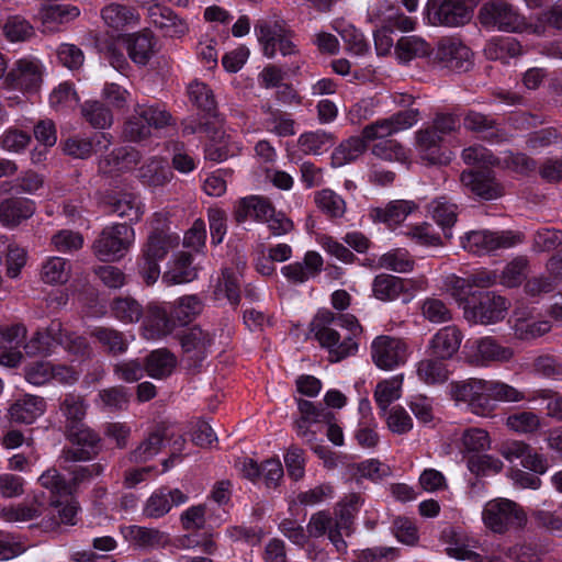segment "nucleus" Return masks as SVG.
<instances>
[{
  "mask_svg": "<svg viewBox=\"0 0 562 562\" xmlns=\"http://www.w3.org/2000/svg\"><path fill=\"white\" fill-rule=\"evenodd\" d=\"M139 160L138 150L133 147H120L99 160V170L104 175L115 176L132 170Z\"/></svg>",
  "mask_w": 562,
  "mask_h": 562,
  "instance_id": "5701e85b",
  "label": "nucleus"
},
{
  "mask_svg": "<svg viewBox=\"0 0 562 562\" xmlns=\"http://www.w3.org/2000/svg\"><path fill=\"white\" fill-rule=\"evenodd\" d=\"M477 19L488 30L502 32L527 31L524 16L517 7L507 0H487L479 9Z\"/></svg>",
  "mask_w": 562,
  "mask_h": 562,
  "instance_id": "7ed1b4c3",
  "label": "nucleus"
},
{
  "mask_svg": "<svg viewBox=\"0 0 562 562\" xmlns=\"http://www.w3.org/2000/svg\"><path fill=\"white\" fill-rule=\"evenodd\" d=\"M550 27L562 30V0H558L550 10L537 15L528 24L527 32L541 36L546 35Z\"/></svg>",
  "mask_w": 562,
  "mask_h": 562,
  "instance_id": "864d4df0",
  "label": "nucleus"
},
{
  "mask_svg": "<svg viewBox=\"0 0 562 562\" xmlns=\"http://www.w3.org/2000/svg\"><path fill=\"white\" fill-rule=\"evenodd\" d=\"M323 258L316 251H307L303 262H293L284 266L282 274L293 283H303L310 278L317 276L323 268Z\"/></svg>",
  "mask_w": 562,
  "mask_h": 562,
  "instance_id": "c85d7f7f",
  "label": "nucleus"
},
{
  "mask_svg": "<svg viewBox=\"0 0 562 562\" xmlns=\"http://www.w3.org/2000/svg\"><path fill=\"white\" fill-rule=\"evenodd\" d=\"M45 505L35 497L31 502H24L16 506L3 507L0 516L8 522H25L38 517H44Z\"/></svg>",
  "mask_w": 562,
  "mask_h": 562,
  "instance_id": "c03bdc74",
  "label": "nucleus"
},
{
  "mask_svg": "<svg viewBox=\"0 0 562 562\" xmlns=\"http://www.w3.org/2000/svg\"><path fill=\"white\" fill-rule=\"evenodd\" d=\"M113 316L122 323H136L143 316V308L138 302L131 297H120L112 302Z\"/></svg>",
  "mask_w": 562,
  "mask_h": 562,
  "instance_id": "774afa93",
  "label": "nucleus"
},
{
  "mask_svg": "<svg viewBox=\"0 0 562 562\" xmlns=\"http://www.w3.org/2000/svg\"><path fill=\"white\" fill-rule=\"evenodd\" d=\"M203 310V303L198 295H186L170 305V315L180 325L190 323Z\"/></svg>",
  "mask_w": 562,
  "mask_h": 562,
  "instance_id": "6e6d98bb",
  "label": "nucleus"
},
{
  "mask_svg": "<svg viewBox=\"0 0 562 562\" xmlns=\"http://www.w3.org/2000/svg\"><path fill=\"white\" fill-rule=\"evenodd\" d=\"M473 348L477 362H507L513 359L515 355L512 348L499 345L491 337L476 340Z\"/></svg>",
  "mask_w": 562,
  "mask_h": 562,
  "instance_id": "a19ab883",
  "label": "nucleus"
},
{
  "mask_svg": "<svg viewBox=\"0 0 562 562\" xmlns=\"http://www.w3.org/2000/svg\"><path fill=\"white\" fill-rule=\"evenodd\" d=\"M2 32L11 43L26 42L35 35L34 26L22 15H11L3 23Z\"/></svg>",
  "mask_w": 562,
  "mask_h": 562,
  "instance_id": "4d7b16f0",
  "label": "nucleus"
},
{
  "mask_svg": "<svg viewBox=\"0 0 562 562\" xmlns=\"http://www.w3.org/2000/svg\"><path fill=\"white\" fill-rule=\"evenodd\" d=\"M44 397L33 394H24L16 398L9 407L8 414L16 424L31 425L46 412Z\"/></svg>",
  "mask_w": 562,
  "mask_h": 562,
  "instance_id": "a211bd4d",
  "label": "nucleus"
},
{
  "mask_svg": "<svg viewBox=\"0 0 562 562\" xmlns=\"http://www.w3.org/2000/svg\"><path fill=\"white\" fill-rule=\"evenodd\" d=\"M176 321L170 315V308L157 304H150L147 307L143 322V336L146 339H158L173 331Z\"/></svg>",
  "mask_w": 562,
  "mask_h": 562,
  "instance_id": "dca6fc26",
  "label": "nucleus"
},
{
  "mask_svg": "<svg viewBox=\"0 0 562 562\" xmlns=\"http://www.w3.org/2000/svg\"><path fill=\"white\" fill-rule=\"evenodd\" d=\"M134 241V231L126 224L105 227L93 243V252L101 261L121 259Z\"/></svg>",
  "mask_w": 562,
  "mask_h": 562,
  "instance_id": "0eeeda50",
  "label": "nucleus"
},
{
  "mask_svg": "<svg viewBox=\"0 0 562 562\" xmlns=\"http://www.w3.org/2000/svg\"><path fill=\"white\" fill-rule=\"evenodd\" d=\"M126 49L133 63L145 66L155 54V37L149 30L127 35Z\"/></svg>",
  "mask_w": 562,
  "mask_h": 562,
  "instance_id": "7c9ffc66",
  "label": "nucleus"
},
{
  "mask_svg": "<svg viewBox=\"0 0 562 562\" xmlns=\"http://www.w3.org/2000/svg\"><path fill=\"white\" fill-rule=\"evenodd\" d=\"M176 357L167 349L151 351L145 360L144 369L153 379H165L176 368Z\"/></svg>",
  "mask_w": 562,
  "mask_h": 562,
  "instance_id": "79ce46f5",
  "label": "nucleus"
},
{
  "mask_svg": "<svg viewBox=\"0 0 562 562\" xmlns=\"http://www.w3.org/2000/svg\"><path fill=\"white\" fill-rule=\"evenodd\" d=\"M125 538L142 548H157L168 542V535L156 528L128 526L124 529Z\"/></svg>",
  "mask_w": 562,
  "mask_h": 562,
  "instance_id": "37998d69",
  "label": "nucleus"
},
{
  "mask_svg": "<svg viewBox=\"0 0 562 562\" xmlns=\"http://www.w3.org/2000/svg\"><path fill=\"white\" fill-rule=\"evenodd\" d=\"M198 271L192 266V256L188 252L179 254L172 267L162 274V282L167 285L188 283L196 279Z\"/></svg>",
  "mask_w": 562,
  "mask_h": 562,
  "instance_id": "ea45409f",
  "label": "nucleus"
},
{
  "mask_svg": "<svg viewBox=\"0 0 562 562\" xmlns=\"http://www.w3.org/2000/svg\"><path fill=\"white\" fill-rule=\"evenodd\" d=\"M255 33L263 55L268 58L276 56L277 46L283 56L299 53L297 46L291 40V32L280 21L260 20L255 25Z\"/></svg>",
  "mask_w": 562,
  "mask_h": 562,
  "instance_id": "6e6552de",
  "label": "nucleus"
},
{
  "mask_svg": "<svg viewBox=\"0 0 562 562\" xmlns=\"http://www.w3.org/2000/svg\"><path fill=\"white\" fill-rule=\"evenodd\" d=\"M426 13L430 24L450 27L464 25L472 18L467 0H428Z\"/></svg>",
  "mask_w": 562,
  "mask_h": 562,
  "instance_id": "9b49d317",
  "label": "nucleus"
},
{
  "mask_svg": "<svg viewBox=\"0 0 562 562\" xmlns=\"http://www.w3.org/2000/svg\"><path fill=\"white\" fill-rule=\"evenodd\" d=\"M417 209L413 201L394 200L384 207H374L370 211V217L374 222L384 223L387 226H396Z\"/></svg>",
  "mask_w": 562,
  "mask_h": 562,
  "instance_id": "72a5a7b5",
  "label": "nucleus"
},
{
  "mask_svg": "<svg viewBox=\"0 0 562 562\" xmlns=\"http://www.w3.org/2000/svg\"><path fill=\"white\" fill-rule=\"evenodd\" d=\"M108 206L111 213L130 222H137L144 213L140 198L131 192H120L109 198Z\"/></svg>",
  "mask_w": 562,
  "mask_h": 562,
  "instance_id": "473e14b6",
  "label": "nucleus"
},
{
  "mask_svg": "<svg viewBox=\"0 0 562 562\" xmlns=\"http://www.w3.org/2000/svg\"><path fill=\"white\" fill-rule=\"evenodd\" d=\"M173 172L162 158H150L138 170V178L149 188H159L171 181Z\"/></svg>",
  "mask_w": 562,
  "mask_h": 562,
  "instance_id": "c9c22d12",
  "label": "nucleus"
},
{
  "mask_svg": "<svg viewBox=\"0 0 562 562\" xmlns=\"http://www.w3.org/2000/svg\"><path fill=\"white\" fill-rule=\"evenodd\" d=\"M190 101L202 112L215 115L216 101L212 89L204 82L193 81L188 87Z\"/></svg>",
  "mask_w": 562,
  "mask_h": 562,
  "instance_id": "680f3d73",
  "label": "nucleus"
},
{
  "mask_svg": "<svg viewBox=\"0 0 562 562\" xmlns=\"http://www.w3.org/2000/svg\"><path fill=\"white\" fill-rule=\"evenodd\" d=\"M44 66L35 57H23L14 61L8 71L4 85L29 93H35L43 83Z\"/></svg>",
  "mask_w": 562,
  "mask_h": 562,
  "instance_id": "9d476101",
  "label": "nucleus"
},
{
  "mask_svg": "<svg viewBox=\"0 0 562 562\" xmlns=\"http://www.w3.org/2000/svg\"><path fill=\"white\" fill-rule=\"evenodd\" d=\"M366 139L359 136H352L342 142L331 154V165L342 167L357 158L366 150Z\"/></svg>",
  "mask_w": 562,
  "mask_h": 562,
  "instance_id": "603ef678",
  "label": "nucleus"
},
{
  "mask_svg": "<svg viewBox=\"0 0 562 562\" xmlns=\"http://www.w3.org/2000/svg\"><path fill=\"white\" fill-rule=\"evenodd\" d=\"M70 263L60 257H50L44 261L41 278L48 284H63L70 277Z\"/></svg>",
  "mask_w": 562,
  "mask_h": 562,
  "instance_id": "13d9d810",
  "label": "nucleus"
},
{
  "mask_svg": "<svg viewBox=\"0 0 562 562\" xmlns=\"http://www.w3.org/2000/svg\"><path fill=\"white\" fill-rule=\"evenodd\" d=\"M0 254L7 257V271L10 278H16L26 262V251L7 236L0 237Z\"/></svg>",
  "mask_w": 562,
  "mask_h": 562,
  "instance_id": "052dcab7",
  "label": "nucleus"
},
{
  "mask_svg": "<svg viewBox=\"0 0 562 562\" xmlns=\"http://www.w3.org/2000/svg\"><path fill=\"white\" fill-rule=\"evenodd\" d=\"M402 384V375H395L378 383L374 391V398L382 412H386L391 403L401 397Z\"/></svg>",
  "mask_w": 562,
  "mask_h": 562,
  "instance_id": "0e129e2a",
  "label": "nucleus"
},
{
  "mask_svg": "<svg viewBox=\"0 0 562 562\" xmlns=\"http://www.w3.org/2000/svg\"><path fill=\"white\" fill-rule=\"evenodd\" d=\"M311 330L319 345L328 350L331 362L353 356L358 350L355 336L360 333L361 327L351 314L321 311L312 322Z\"/></svg>",
  "mask_w": 562,
  "mask_h": 562,
  "instance_id": "f257e3e1",
  "label": "nucleus"
},
{
  "mask_svg": "<svg viewBox=\"0 0 562 562\" xmlns=\"http://www.w3.org/2000/svg\"><path fill=\"white\" fill-rule=\"evenodd\" d=\"M80 15L78 7L69 3L45 2L41 5L37 18L44 31L55 32L61 24L69 23Z\"/></svg>",
  "mask_w": 562,
  "mask_h": 562,
  "instance_id": "6ab92c4d",
  "label": "nucleus"
},
{
  "mask_svg": "<svg viewBox=\"0 0 562 562\" xmlns=\"http://www.w3.org/2000/svg\"><path fill=\"white\" fill-rule=\"evenodd\" d=\"M521 241L520 234L512 231H471L461 239L462 247L476 255H485L498 249L513 247Z\"/></svg>",
  "mask_w": 562,
  "mask_h": 562,
  "instance_id": "1a4fd4ad",
  "label": "nucleus"
},
{
  "mask_svg": "<svg viewBox=\"0 0 562 562\" xmlns=\"http://www.w3.org/2000/svg\"><path fill=\"white\" fill-rule=\"evenodd\" d=\"M88 403L76 393H67L59 402V413L64 418L66 438L74 445L94 447L100 437L86 424Z\"/></svg>",
  "mask_w": 562,
  "mask_h": 562,
  "instance_id": "f03ea898",
  "label": "nucleus"
},
{
  "mask_svg": "<svg viewBox=\"0 0 562 562\" xmlns=\"http://www.w3.org/2000/svg\"><path fill=\"white\" fill-rule=\"evenodd\" d=\"M408 283H412V280H404L395 276L381 273L373 279L372 292L374 297L380 301H393L408 290Z\"/></svg>",
  "mask_w": 562,
  "mask_h": 562,
  "instance_id": "58836bf2",
  "label": "nucleus"
},
{
  "mask_svg": "<svg viewBox=\"0 0 562 562\" xmlns=\"http://www.w3.org/2000/svg\"><path fill=\"white\" fill-rule=\"evenodd\" d=\"M178 236L164 231H154L148 236L138 260V271L146 284H154L158 280L159 261L164 260L169 250L178 245Z\"/></svg>",
  "mask_w": 562,
  "mask_h": 562,
  "instance_id": "20e7f679",
  "label": "nucleus"
},
{
  "mask_svg": "<svg viewBox=\"0 0 562 562\" xmlns=\"http://www.w3.org/2000/svg\"><path fill=\"white\" fill-rule=\"evenodd\" d=\"M462 339L461 330L454 325H449L440 328L431 337L427 348L430 356L439 360H449L458 352Z\"/></svg>",
  "mask_w": 562,
  "mask_h": 562,
  "instance_id": "f3484780",
  "label": "nucleus"
},
{
  "mask_svg": "<svg viewBox=\"0 0 562 562\" xmlns=\"http://www.w3.org/2000/svg\"><path fill=\"white\" fill-rule=\"evenodd\" d=\"M514 336L519 340H532L543 336L551 329L548 321H537L525 311H515L509 319Z\"/></svg>",
  "mask_w": 562,
  "mask_h": 562,
  "instance_id": "a878e982",
  "label": "nucleus"
},
{
  "mask_svg": "<svg viewBox=\"0 0 562 562\" xmlns=\"http://www.w3.org/2000/svg\"><path fill=\"white\" fill-rule=\"evenodd\" d=\"M422 316L429 323L442 324L452 319V312L447 303L438 297H426L420 303Z\"/></svg>",
  "mask_w": 562,
  "mask_h": 562,
  "instance_id": "69168bd1",
  "label": "nucleus"
},
{
  "mask_svg": "<svg viewBox=\"0 0 562 562\" xmlns=\"http://www.w3.org/2000/svg\"><path fill=\"white\" fill-rule=\"evenodd\" d=\"M445 360L428 358L418 362L417 376L428 385L441 384L449 379V370Z\"/></svg>",
  "mask_w": 562,
  "mask_h": 562,
  "instance_id": "3c124183",
  "label": "nucleus"
},
{
  "mask_svg": "<svg viewBox=\"0 0 562 562\" xmlns=\"http://www.w3.org/2000/svg\"><path fill=\"white\" fill-rule=\"evenodd\" d=\"M166 436V428L158 426L154 431L136 447L131 453V461L136 463L147 462L157 456L162 447Z\"/></svg>",
  "mask_w": 562,
  "mask_h": 562,
  "instance_id": "09e8293b",
  "label": "nucleus"
},
{
  "mask_svg": "<svg viewBox=\"0 0 562 562\" xmlns=\"http://www.w3.org/2000/svg\"><path fill=\"white\" fill-rule=\"evenodd\" d=\"M482 518L487 528L497 533L509 529H521L527 524V515L515 502L496 498L485 504Z\"/></svg>",
  "mask_w": 562,
  "mask_h": 562,
  "instance_id": "423d86ee",
  "label": "nucleus"
},
{
  "mask_svg": "<svg viewBox=\"0 0 562 562\" xmlns=\"http://www.w3.org/2000/svg\"><path fill=\"white\" fill-rule=\"evenodd\" d=\"M148 18L150 23L166 36L181 37L189 31L188 23L165 5H150L148 8Z\"/></svg>",
  "mask_w": 562,
  "mask_h": 562,
  "instance_id": "aec40b11",
  "label": "nucleus"
},
{
  "mask_svg": "<svg viewBox=\"0 0 562 562\" xmlns=\"http://www.w3.org/2000/svg\"><path fill=\"white\" fill-rule=\"evenodd\" d=\"M431 46L420 36H402L394 46V53L400 63L407 64L416 58L431 54Z\"/></svg>",
  "mask_w": 562,
  "mask_h": 562,
  "instance_id": "4c0bfd02",
  "label": "nucleus"
},
{
  "mask_svg": "<svg viewBox=\"0 0 562 562\" xmlns=\"http://www.w3.org/2000/svg\"><path fill=\"white\" fill-rule=\"evenodd\" d=\"M90 336L95 338L108 353L120 355L127 350L125 335L114 328L98 326L91 329Z\"/></svg>",
  "mask_w": 562,
  "mask_h": 562,
  "instance_id": "de8ad7c7",
  "label": "nucleus"
},
{
  "mask_svg": "<svg viewBox=\"0 0 562 562\" xmlns=\"http://www.w3.org/2000/svg\"><path fill=\"white\" fill-rule=\"evenodd\" d=\"M272 204L265 198L250 195L240 199L235 210V218L243 223L248 218L265 222L268 216L273 215Z\"/></svg>",
  "mask_w": 562,
  "mask_h": 562,
  "instance_id": "f704fd0d",
  "label": "nucleus"
},
{
  "mask_svg": "<svg viewBox=\"0 0 562 562\" xmlns=\"http://www.w3.org/2000/svg\"><path fill=\"white\" fill-rule=\"evenodd\" d=\"M490 380L467 379L450 384V393L456 402L467 404L471 413L477 416H490L496 408L490 395Z\"/></svg>",
  "mask_w": 562,
  "mask_h": 562,
  "instance_id": "39448f33",
  "label": "nucleus"
},
{
  "mask_svg": "<svg viewBox=\"0 0 562 562\" xmlns=\"http://www.w3.org/2000/svg\"><path fill=\"white\" fill-rule=\"evenodd\" d=\"M442 136L430 127L418 130L415 134V147L419 157L430 165H441L448 157L441 151Z\"/></svg>",
  "mask_w": 562,
  "mask_h": 562,
  "instance_id": "b1692460",
  "label": "nucleus"
},
{
  "mask_svg": "<svg viewBox=\"0 0 562 562\" xmlns=\"http://www.w3.org/2000/svg\"><path fill=\"white\" fill-rule=\"evenodd\" d=\"M81 114L94 128H108L112 125L113 115L109 108L101 101H86L81 105Z\"/></svg>",
  "mask_w": 562,
  "mask_h": 562,
  "instance_id": "e2e57ef3",
  "label": "nucleus"
},
{
  "mask_svg": "<svg viewBox=\"0 0 562 562\" xmlns=\"http://www.w3.org/2000/svg\"><path fill=\"white\" fill-rule=\"evenodd\" d=\"M35 213V203L26 198L11 196L0 202V223L9 228L19 226Z\"/></svg>",
  "mask_w": 562,
  "mask_h": 562,
  "instance_id": "4be33fe9",
  "label": "nucleus"
},
{
  "mask_svg": "<svg viewBox=\"0 0 562 562\" xmlns=\"http://www.w3.org/2000/svg\"><path fill=\"white\" fill-rule=\"evenodd\" d=\"M314 202L318 210L329 218H341L347 211L346 201L331 189H322L315 192Z\"/></svg>",
  "mask_w": 562,
  "mask_h": 562,
  "instance_id": "8fccbe9b",
  "label": "nucleus"
},
{
  "mask_svg": "<svg viewBox=\"0 0 562 562\" xmlns=\"http://www.w3.org/2000/svg\"><path fill=\"white\" fill-rule=\"evenodd\" d=\"M334 143V135L323 130L305 132L297 138V146L305 155H322L327 151Z\"/></svg>",
  "mask_w": 562,
  "mask_h": 562,
  "instance_id": "a18cd8bd",
  "label": "nucleus"
},
{
  "mask_svg": "<svg viewBox=\"0 0 562 562\" xmlns=\"http://www.w3.org/2000/svg\"><path fill=\"white\" fill-rule=\"evenodd\" d=\"M77 513L78 506L72 502H52L49 506H45L41 524L47 530H53L60 524L75 525Z\"/></svg>",
  "mask_w": 562,
  "mask_h": 562,
  "instance_id": "e433bc0d",
  "label": "nucleus"
},
{
  "mask_svg": "<svg viewBox=\"0 0 562 562\" xmlns=\"http://www.w3.org/2000/svg\"><path fill=\"white\" fill-rule=\"evenodd\" d=\"M508 304L503 296L486 292L480 297L477 305L464 307V315L468 319L483 325L494 324L505 318Z\"/></svg>",
  "mask_w": 562,
  "mask_h": 562,
  "instance_id": "4468645a",
  "label": "nucleus"
},
{
  "mask_svg": "<svg viewBox=\"0 0 562 562\" xmlns=\"http://www.w3.org/2000/svg\"><path fill=\"white\" fill-rule=\"evenodd\" d=\"M428 211L443 229L446 237L451 238L450 228L457 222L458 206L446 196H440L429 204Z\"/></svg>",
  "mask_w": 562,
  "mask_h": 562,
  "instance_id": "49530a36",
  "label": "nucleus"
},
{
  "mask_svg": "<svg viewBox=\"0 0 562 562\" xmlns=\"http://www.w3.org/2000/svg\"><path fill=\"white\" fill-rule=\"evenodd\" d=\"M505 426L519 435L535 434L541 428V418L531 411H521L508 415Z\"/></svg>",
  "mask_w": 562,
  "mask_h": 562,
  "instance_id": "bf43d9fd",
  "label": "nucleus"
},
{
  "mask_svg": "<svg viewBox=\"0 0 562 562\" xmlns=\"http://www.w3.org/2000/svg\"><path fill=\"white\" fill-rule=\"evenodd\" d=\"M183 352L194 361L203 360L213 342V335L199 326H193L179 336Z\"/></svg>",
  "mask_w": 562,
  "mask_h": 562,
  "instance_id": "bb28decb",
  "label": "nucleus"
},
{
  "mask_svg": "<svg viewBox=\"0 0 562 562\" xmlns=\"http://www.w3.org/2000/svg\"><path fill=\"white\" fill-rule=\"evenodd\" d=\"M188 499V495L179 488L169 490L167 487H160L145 502L143 515L146 518H161L171 510L172 506L182 505L187 503Z\"/></svg>",
  "mask_w": 562,
  "mask_h": 562,
  "instance_id": "2eb2a0df",
  "label": "nucleus"
},
{
  "mask_svg": "<svg viewBox=\"0 0 562 562\" xmlns=\"http://www.w3.org/2000/svg\"><path fill=\"white\" fill-rule=\"evenodd\" d=\"M334 514L335 524L334 529L330 530L329 541L338 552L344 553L347 550V542L344 538L353 532V519L357 513L339 502Z\"/></svg>",
  "mask_w": 562,
  "mask_h": 562,
  "instance_id": "c756f323",
  "label": "nucleus"
},
{
  "mask_svg": "<svg viewBox=\"0 0 562 562\" xmlns=\"http://www.w3.org/2000/svg\"><path fill=\"white\" fill-rule=\"evenodd\" d=\"M104 24L114 32H124L139 24V13L133 7L122 3H110L101 10Z\"/></svg>",
  "mask_w": 562,
  "mask_h": 562,
  "instance_id": "412c9836",
  "label": "nucleus"
},
{
  "mask_svg": "<svg viewBox=\"0 0 562 562\" xmlns=\"http://www.w3.org/2000/svg\"><path fill=\"white\" fill-rule=\"evenodd\" d=\"M499 453L508 462L520 461L522 468L542 474L547 471L546 458L522 440H509L502 445Z\"/></svg>",
  "mask_w": 562,
  "mask_h": 562,
  "instance_id": "ddd939ff",
  "label": "nucleus"
},
{
  "mask_svg": "<svg viewBox=\"0 0 562 562\" xmlns=\"http://www.w3.org/2000/svg\"><path fill=\"white\" fill-rule=\"evenodd\" d=\"M437 55L447 67L458 71H467L472 64L470 48L454 40L442 41Z\"/></svg>",
  "mask_w": 562,
  "mask_h": 562,
  "instance_id": "cd10ccee",
  "label": "nucleus"
},
{
  "mask_svg": "<svg viewBox=\"0 0 562 562\" xmlns=\"http://www.w3.org/2000/svg\"><path fill=\"white\" fill-rule=\"evenodd\" d=\"M460 181L472 193L484 200L497 199L503 194L502 187L488 171H463Z\"/></svg>",
  "mask_w": 562,
  "mask_h": 562,
  "instance_id": "393cba45",
  "label": "nucleus"
},
{
  "mask_svg": "<svg viewBox=\"0 0 562 562\" xmlns=\"http://www.w3.org/2000/svg\"><path fill=\"white\" fill-rule=\"evenodd\" d=\"M464 127L469 131L482 133L484 138L492 143H502L508 140V134L501 130L496 122L480 112L469 111L463 120Z\"/></svg>",
  "mask_w": 562,
  "mask_h": 562,
  "instance_id": "2f4dec72",
  "label": "nucleus"
},
{
  "mask_svg": "<svg viewBox=\"0 0 562 562\" xmlns=\"http://www.w3.org/2000/svg\"><path fill=\"white\" fill-rule=\"evenodd\" d=\"M57 333H60V323L52 322L46 331H36L33 337L24 345L27 356L48 355L52 342H56Z\"/></svg>",
  "mask_w": 562,
  "mask_h": 562,
  "instance_id": "5fc2aeb1",
  "label": "nucleus"
},
{
  "mask_svg": "<svg viewBox=\"0 0 562 562\" xmlns=\"http://www.w3.org/2000/svg\"><path fill=\"white\" fill-rule=\"evenodd\" d=\"M371 357L378 368L393 370L406 362L408 347L398 337L378 336L371 344Z\"/></svg>",
  "mask_w": 562,
  "mask_h": 562,
  "instance_id": "f8f14e48",
  "label": "nucleus"
},
{
  "mask_svg": "<svg viewBox=\"0 0 562 562\" xmlns=\"http://www.w3.org/2000/svg\"><path fill=\"white\" fill-rule=\"evenodd\" d=\"M414 259L402 248L390 250L379 259V267L397 273L409 272L414 268Z\"/></svg>",
  "mask_w": 562,
  "mask_h": 562,
  "instance_id": "338daca9",
  "label": "nucleus"
}]
</instances>
